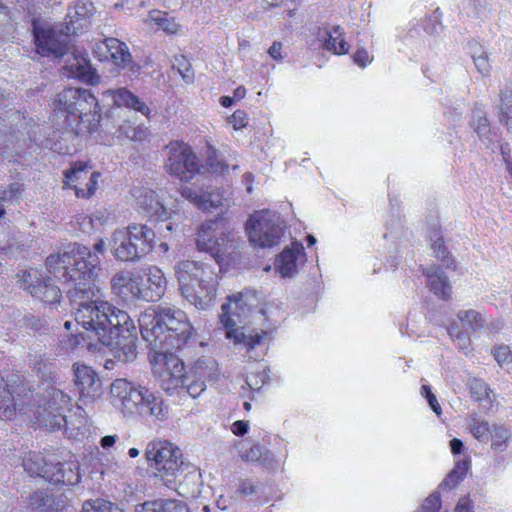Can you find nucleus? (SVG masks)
<instances>
[{
    "label": "nucleus",
    "mask_w": 512,
    "mask_h": 512,
    "mask_svg": "<svg viewBox=\"0 0 512 512\" xmlns=\"http://www.w3.org/2000/svg\"><path fill=\"white\" fill-rule=\"evenodd\" d=\"M441 508V499L438 493H432L429 495L419 512H438Z\"/></svg>",
    "instance_id": "obj_50"
},
{
    "label": "nucleus",
    "mask_w": 512,
    "mask_h": 512,
    "mask_svg": "<svg viewBox=\"0 0 512 512\" xmlns=\"http://www.w3.org/2000/svg\"><path fill=\"white\" fill-rule=\"evenodd\" d=\"M17 411L23 412V406L17 403L8 385H0V419L12 420Z\"/></svg>",
    "instance_id": "obj_30"
},
{
    "label": "nucleus",
    "mask_w": 512,
    "mask_h": 512,
    "mask_svg": "<svg viewBox=\"0 0 512 512\" xmlns=\"http://www.w3.org/2000/svg\"><path fill=\"white\" fill-rule=\"evenodd\" d=\"M94 14L95 7L92 2L88 0L74 1L66 14L67 34H78L86 29L90 25Z\"/></svg>",
    "instance_id": "obj_17"
},
{
    "label": "nucleus",
    "mask_w": 512,
    "mask_h": 512,
    "mask_svg": "<svg viewBox=\"0 0 512 512\" xmlns=\"http://www.w3.org/2000/svg\"><path fill=\"white\" fill-rule=\"evenodd\" d=\"M217 233L221 232V219L205 221L198 229L196 246L199 251L209 253L211 256L216 250Z\"/></svg>",
    "instance_id": "obj_23"
},
{
    "label": "nucleus",
    "mask_w": 512,
    "mask_h": 512,
    "mask_svg": "<svg viewBox=\"0 0 512 512\" xmlns=\"http://www.w3.org/2000/svg\"><path fill=\"white\" fill-rule=\"evenodd\" d=\"M111 397L113 405L125 417H143L164 422L169 418L170 407L164 398L147 387L126 379L112 382Z\"/></svg>",
    "instance_id": "obj_5"
},
{
    "label": "nucleus",
    "mask_w": 512,
    "mask_h": 512,
    "mask_svg": "<svg viewBox=\"0 0 512 512\" xmlns=\"http://www.w3.org/2000/svg\"><path fill=\"white\" fill-rule=\"evenodd\" d=\"M150 18L160 29L169 34H174L178 31L179 25L165 12L153 11L150 14Z\"/></svg>",
    "instance_id": "obj_37"
},
{
    "label": "nucleus",
    "mask_w": 512,
    "mask_h": 512,
    "mask_svg": "<svg viewBox=\"0 0 512 512\" xmlns=\"http://www.w3.org/2000/svg\"><path fill=\"white\" fill-rule=\"evenodd\" d=\"M500 103H499V121L503 122L504 117L512 115V92L510 90L501 91L500 95Z\"/></svg>",
    "instance_id": "obj_42"
},
{
    "label": "nucleus",
    "mask_w": 512,
    "mask_h": 512,
    "mask_svg": "<svg viewBox=\"0 0 512 512\" xmlns=\"http://www.w3.org/2000/svg\"><path fill=\"white\" fill-rule=\"evenodd\" d=\"M95 96L87 89L69 87L57 94L54 111L65 117L68 127H73L83 115L96 113Z\"/></svg>",
    "instance_id": "obj_8"
},
{
    "label": "nucleus",
    "mask_w": 512,
    "mask_h": 512,
    "mask_svg": "<svg viewBox=\"0 0 512 512\" xmlns=\"http://www.w3.org/2000/svg\"><path fill=\"white\" fill-rule=\"evenodd\" d=\"M175 64L173 65L174 68H177V71L182 76L183 80L187 83L192 82L194 74L191 68L190 63L185 59L184 56H181L180 58H175Z\"/></svg>",
    "instance_id": "obj_46"
},
{
    "label": "nucleus",
    "mask_w": 512,
    "mask_h": 512,
    "mask_svg": "<svg viewBox=\"0 0 512 512\" xmlns=\"http://www.w3.org/2000/svg\"><path fill=\"white\" fill-rule=\"evenodd\" d=\"M154 231L144 224L132 223L115 230L110 239L113 256L122 262H137L152 249Z\"/></svg>",
    "instance_id": "obj_7"
},
{
    "label": "nucleus",
    "mask_w": 512,
    "mask_h": 512,
    "mask_svg": "<svg viewBox=\"0 0 512 512\" xmlns=\"http://www.w3.org/2000/svg\"><path fill=\"white\" fill-rule=\"evenodd\" d=\"M135 299L146 302L159 301L167 290V279L157 266H149L136 277Z\"/></svg>",
    "instance_id": "obj_13"
},
{
    "label": "nucleus",
    "mask_w": 512,
    "mask_h": 512,
    "mask_svg": "<svg viewBox=\"0 0 512 512\" xmlns=\"http://www.w3.org/2000/svg\"><path fill=\"white\" fill-rule=\"evenodd\" d=\"M49 465L50 464L44 463V459L39 455H29L23 460L24 470L31 476H41L46 479Z\"/></svg>",
    "instance_id": "obj_35"
},
{
    "label": "nucleus",
    "mask_w": 512,
    "mask_h": 512,
    "mask_svg": "<svg viewBox=\"0 0 512 512\" xmlns=\"http://www.w3.org/2000/svg\"><path fill=\"white\" fill-rule=\"evenodd\" d=\"M237 492H239L241 495L248 496L256 493L257 487L248 480H241L238 485Z\"/></svg>",
    "instance_id": "obj_58"
},
{
    "label": "nucleus",
    "mask_w": 512,
    "mask_h": 512,
    "mask_svg": "<svg viewBox=\"0 0 512 512\" xmlns=\"http://www.w3.org/2000/svg\"><path fill=\"white\" fill-rule=\"evenodd\" d=\"M145 458L163 485L181 496L190 494L188 485L191 481L195 482L199 474L193 466L184 463L177 446L166 440L151 441L145 449Z\"/></svg>",
    "instance_id": "obj_3"
},
{
    "label": "nucleus",
    "mask_w": 512,
    "mask_h": 512,
    "mask_svg": "<svg viewBox=\"0 0 512 512\" xmlns=\"http://www.w3.org/2000/svg\"><path fill=\"white\" fill-rule=\"evenodd\" d=\"M431 240L433 241L431 248L433 249L435 256L443 262L446 268L455 269L456 266L454 264V260L449 255L442 237L437 232H434V236H431Z\"/></svg>",
    "instance_id": "obj_36"
},
{
    "label": "nucleus",
    "mask_w": 512,
    "mask_h": 512,
    "mask_svg": "<svg viewBox=\"0 0 512 512\" xmlns=\"http://www.w3.org/2000/svg\"><path fill=\"white\" fill-rule=\"evenodd\" d=\"M46 267L55 278L67 284L66 294L76 323L85 331L82 337L93 338L108 346L116 359L132 362L137 356V331L129 314L103 300V292L95 283L99 259L87 248L73 245L64 254H52Z\"/></svg>",
    "instance_id": "obj_1"
},
{
    "label": "nucleus",
    "mask_w": 512,
    "mask_h": 512,
    "mask_svg": "<svg viewBox=\"0 0 512 512\" xmlns=\"http://www.w3.org/2000/svg\"><path fill=\"white\" fill-rule=\"evenodd\" d=\"M136 277L130 271H119L115 273L111 280V290L116 295H123L129 293L131 297L135 299V286H136Z\"/></svg>",
    "instance_id": "obj_27"
},
{
    "label": "nucleus",
    "mask_w": 512,
    "mask_h": 512,
    "mask_svg": "<svg viewBox=\"0 0 512 512\" xmlns=\"http://www.w3.org/2000/svg\"><path fill=\"white\" fill-rule=\"evenodd\" d=\"M30 503L33 508L39 509L41 512H58L63 507V501L54 498L47 491H36L31 495Z\"/></svg>",
    "instance_id": "obj_31"
},
{
    "label": "nucleus",
    "mask_w": 512,
    "mask_h": 512,
    "mask_svg": "<svg viewBox=\"0 0 512 512\" xmlns=\"http://www.w3.org/2000/svg\"><path fill=\"white\" fill-rule=\"evenodd\" d=\"M228 302L222 305L220 321L226 328V338L232 340L235 346L252 351L261 345L267 338L266 331H255L246 325V320L254 314L258 306L256 292L245 289L239 293L227 297Z\"/></svg>",
    "instance_id": "obj_4"
},
{
    "label": "nucleus",
    "mask_w": 512,
    "mask_h": 512,
    "mask_svg": "<svg viewBox=\"0 0 512 512\" xmlns=\"http://www.w3.org/2000/svg\"><path fill=\"white\" fill-rule=\"evenodd\" d=\"M104 44L115 65L127 69L133 75L139 74L141 66L132 60V55L126 43L110 37L105 39Z\"/></svg>",
    "instance_id": "obj_20"
},
{
    "label": "nucleus",
    "mask_w": 512,
    "mask_h": 512,
    "mask_svg": "<svg viewBox=\"0 0 512 512\" xmlns=\"http://www.w3.org/2000/svg\"><path fill=\"white\" fill-rule=\"evenodd\" d=\"M229 122L232 124L234 129H242L246 127L248 123L247 114L243 110H236L229 118Z\"/></svg>",
    "instance_id": "obj_52"
},
{
    "label": "nucleus",
    "mask_w": 512,
    "mask_h": 512,
    "mask_svg": "<svg viewBox=\"0 0 512 512\" xmlns=\"http://www.w3.org/2000/svg\"><path fill=\"white\" fill-rule=\"evenodd\" d=\"M455 512H474V505L469 496H463L458 500Z\"/></svg>",
    "instance_id": "obj_57"
},
{
    "label": "nucleus",
    "mask_w": 512,
    "mask_h": 512,
    "mask_svg": "<svg viewBox=\"0 0 512 512\" xmlns=\"http://www.w3.org/2000/svg\"><path fill=\"white\" fill-rule=\"evenodd\" d=\"M23 190V184L19 182L11 183L7 188L0 189V202H9L18 198Z\"/></svg>",
    "instance_id": "obj_44"
},
{
    "label": "nucleus",
    "mask_w": 512,
    "mask_h": 512,
    "mask_svg": "<svg viewBox=\"0 0 512 512\" xmlns=\"http://www.w3.org/2000/svg\"><path fill=\"white\" fill-rule=\"evenodd\" d=\"M74 416L76 417L75 420L72 419V416H69L70 419H68V427L70 426L71 429L80 430L81 428H83L87 425L88 415H87L86 411L80 405H78L76 407Z\"/></svg>",
    "instance_id": "obj_49"
},
{
    "label": "nucleus",
    "mask_w": 512,
    "mask_h": 512,
    "mask_svg": "<svg viewBox=\"0 0 512 512\" xmlns=\"http://www.w3.org/2000/svg\"><path fill=\"white\" fill-rule=\"evenodd\" d=\"M493 356L499 366L503 367L512 363V352L508 346L499 345L493 349Z\"/></svg>",
    "instance_id": "obj_48"
},
{
    "label": "nucleus",
    "mask_w": 512,
    "mask_h": 512,
    "mask_svg": "<svg viewBox=\"0 0 512 512\" xmlns=\"http://www.w3.org/2000/svg\"><path fill=\"white\" fill-rule=\"evenodd\" d=\"M451 339L454 342H456V344L458 345V347L461 350H464V351L469 350L470 345H471V339H470V336L468 335V333L466 331L458 333L456 336H454Z\"/></svg>",
    "instance_id": "obj_55"
},
{
    "label": "nucleus",
    "mask_w": 512,
    "mask_h": 512,
    "mask_svg": "<svg viewBox=\"0 0 512 512\" xmlns=\"http://www.w3.org/2000/svg\"><path fill=\"white\" fill-rule=\"evenodd\" d=\"M33 35L37 53L41 56L61 58L68 54L67 31L62 34L50 26L34 23Z\"/></svg>",
    "instance_id": "obj_14"
},
{
    "label": "nucleus",
    "mask_w": 512,
    "mask_h": 512,
    "mask_svg": "<svg viewBox=\"0 0 512 512\" xmlns=\"http://www.w3.org/2000/svg\"><path fill=\"white\" fill-rule=\"evenodd\" d=\"M206 389V384L201 379L192 380L184 384V389L192 398L199 397Z\"/></svg>",
    "instance_id": "obj_51"
},
{
    "label": "nucleus",
    "mask_w": 512,
    "mask_h": 512,
    "mask_svg": "<svg viewBox=\"0 0 512 512\" xmlns=\"http://www.w3.org/2000/svg\"><path fill=\"white\" fill-rule=\"evenodd\" d=\"M138 323L142 338L160 351L180 349L195 335L186 313L175 306L150 307L140 314Z\"/></svg>",
    "instance_id": "obj_2"
},
{
    "label": "nucleus",
    "mask_w": 512,
    "mask_h": 512,
    "mask_svg": "<svg viewBox=\"0 0 512 512\" xmlns=\"http://www.w3.org/2000/svg\"><path fill=\"white\" fill-rule=\"evenodd\" d=\"M258 461L261 462V464H263L264 466H267L269 468H273L275 466V460H274L273 454L266 449H264L262 451V457Z\"/></svg>",
    "instance_id": "obj_62"
},
{
    "label": "nucleus",
    "mask_w": 512,
    "mask_h": 512,
    "mask_svg": "<svg viewBox=\"0 0 512 512\" xmlns=\"http://www.w3.org/2000/svg\"><path fill=\"white\" fill-rule=\"evenodd\" d=\"M492 424L486 420L473 418L470 423V431L472 435L480 442L487 443L490 439V431Z\"/></svg>",
    "instance_id": "obj_38"
},
{
    "label": "nucleus",
    "mask_w": 512,
    "mask_h": 512,
    "mask_svg": "<svg viewBox=\"0 0 512 512\" xmlns=\"http://www.w3.org/2000/svg\"><path fill=\"white\" fill-rule=\"evenodd\" d=\"M141 512H188L187 505L176 499H157L141 505Z\"/></svg>",
    "instance_id": "obj_32"
},
{
    "label": "nucleus",
    "mask_w": 512,
    "mask_h": 512,
    "mask_svg": "<svg viewBox=\"0 0 512 512\" xmlns=\"http://www.w3.org/2000/svg\"><path fill=\"white\" fill-rule=\"evenodd\" d=\"M165 168L181 181L188 182L200 173V164L191 147L181 141L170 142L165 147Z\"/></svg>",
    "instance_id": "obj_10"
},
{
    "label": "nucleus",
    "mask_w": 512,
    "mask_h": 512,
    "mask_svg": "<svg viewBox=\"0 0 512 512\" xmlns=\"http://www.w3.org/2000/svg\"><path fill=\"white\" fill-rule=\"evenodd\" d=\"M204 211L220 207L223 204L224 196L219 189L207 187L203 189Z\"/></svg>",
    "instance_id": "obj_40"
},
{
    "label": "nucleus",
    "mask_w": 512,
    "mask_h": 512,
    "mask_svg": "<svg viewBox=\"0 0 512 512\" xmlns=\"http://www.w3.org/2000/svg\"><path fill=\"white\" fill-rule=\"evenodd\" d=\"M113 507L112 503L108 501L96 499L92 502H85L82 512H111Z\"/></svg>",
    "instance_id": "obj_47"
},
{
    "label": "nucleus",
    "mask_w": 512,
    "mask_h": 512,
    "mask_svg": "<svg viewBox=\"0 0 512 512\" xmlns=\"http://www.w3.org/2000/svg\"><path fill=\"white\" fill-rule=\"evenodd\" d=\"M249 241L261 248L279 244L284 233V222L271 210L254 212L246 223Z\"/></svg>",
    "instance_id": "obj_9"
},
{
    "label": "nucleus",
    "mask_w": 512,
    "mask_h": 512,
    "mask_svg": "<svg viewBox=\"0 0 512 512\" xmlns=\"http://www.w3.org/2000/svg\"><path fill=\"white\" fill-rule=\"evenodd\" d=\"M303 252L301 243H293L290 248L284 249L277 260V269L281 276L292 277L297 273V261Z\"/></svg>",
    "instance_id": "obj_26"
},
{
    "label": "nucleus",
    "mask_w": 512,
    "mask_h": 512,
    "mask_svg": "<svg viewBox=\"0 0 512 512\" xmlns=\"http://www.w3.org/2000/svg\"><path fill=\"white\" fill-rule=\"evenodd\" d=\"M511 437V431L509 427L503 424H492L490 431L491 448L496 451H504L506 443Z\"/></svg>",
    "instance_id": "obj_34"
},
{
    "label": "nucleus",
    "mask_w": 512,
    "mask_h": 512,
    "mask_svg": "<svg viewBox=\"0 0 512 512\" xmlns=\"http://www.w3.org/2000/svg\"><path fill=\"white\" fill-rule=\"evenodd\" d=\"M136 205L147 216L165 221L169 218V212L160 202L155 191L147 187H137L132 191Z\"/></svg>",
    "instance_id": "obj_18"
},
{
    "label": "nucleus",
    "mask_w": 512,
    "mask_h": 512,
    "mask_svg": "<svg viewBox=\"0 0 512 512\" xmlns=\"http://www.w3.org/2000/svg\"><path fill=\"white\" fill-rule=\"evenodd\" d=\"M472 127L486 148L494 151L495 144L498 142V135L491 129L486 115L480 109H476L473 112Z\"/></svg>",
    "instance_id": "obj_24"
},
{
    "label": "nucleus",
    "mask_w": 512,
    "mask_h": 512,
    "mask_svg": "<svg viewBox=\"0 0 512 512\" xmlns=\"http://www.w3.org/2000/svg\"><path fill=\"white\" fill-rule=\"evenodd\" d=\"M153 371L158 377L160 387L169 394L178 388L184 389V384L188 381L182 360L170 351L156 353Z\"/></svg>",
    "instance_id": "obj_11"
},
{
    "label": "nucleus",
    "mask_w": 512,
    "mask_h": 512,
    "mask_svg": "<svg viewBox=\"0 0 512 512\" xmlns=\"http://www.w3.org/2000/svg\"><path fill=\"white\" fill-rule=\"evenodd\" d=\"M64 69L68 77L76 78L81 82L95 85L100 81V77L92 67L90 60L83 54L73 52L66 60Z\"/></svg>",
    "instance_id": "obj_19"
},
{
    "label": "nucleus",
    "mask_w": 512,
    "mask_h": 512,
    "mask_svg": "<svg viewBox=\"0 0 512 512\" xmlns=\"http://www.w3.org/2000/svg\"><path fill=\"white\" fill-rule=\"evenodd\" d=\"M113 100L116 105L134 109L143 115L147 116L150 113L149 107L126 88L116 90L113 95Z\"/></svg>",
    "instance_id": "obj_28"
},
{
    "label": "nucleus",
    "mask_w": 512,
    "mask_h": 512,
    "mask_svg": "<svg viewBox=\"0 0 512 512\" xmlns=\"http://www.w3.org/2000/svg\"><path fill=\"white\" fill-rule=\"evenodd\" d=\"M470 391L476 401L490 399V393L492 392L487 384L479 379H473L470 382Z\"/></svg>",
    "instance_id": "obj_43"
},
{
    "label": "nucleus",
    "mask_w": 512,
    "mask_h": 512,
    "mask_svg": "<svg viewBox=\"0 0 512 512\" xmlns=\"http://www.w3.org/2000/svg\"><path fill=\"white\" fill-rule=\"evenodd\" d=\"M88 173L87 164L82 162L75 163L69 170H66L64 173L69 183L78 181L82 178H88L87 192L76 187V194L78 197H89L93 195L94 191L96 190L97 178L99 174L92 173L90 176H88Z\"/></svg>",
    "instance_id": "obj_25"
},
{
    "label": "nucleus",
    "mask_w": 512,
    "mask_h": 512,
    "mask_svg": "<svg viewBox=\"0 0 512 512\" xmlns=\"http://www.w3.org/2000/svg\"><path fill=\"white\" fill-rule=\"evenodd\" d=\"M457 319L461 322L463 327L474 332L481 330L486 325L485 315L474 309L459 310Z\"/></svg>",
    "instance_id": "obj_33"
},
{
    "label": "nucleus",
    "mask_w": 512,
    "mask_h": 512,
    "mask_svg": "<svg viewBox=\"0 0 512 512\" xmlns=\"http://www.w3.org/2000/svg\"><path fill=\"white\" fill-rule=\"evenodd\" d=\"M423 274L427 278V286L438 298L448 301L451 299L452 286L448 276L439 267L432 265L423 269Z\"/></svg>",
    "instance_id": "obj_21"
},
{
    "label": "nucleus",
    "mask_w": 512,
    "mask_h": 512,
    "mask_svg": "<svg viewBox=\"0 0 512 512\" xmlns=\"http://www.w3.org/2000/svg\"><path fill=\"white\" fill-rule=\"evenodd\" d=\"M207 162H208L209 168L214 173L224 174L228 170V165L226 163H224L223 161L218 160L216 158L209 157Z\"/></svg>",
    "instance_id": "obj_56"
},
{
    "label": "nucleus",
    "mask_w": 512,
    "mask_h": 512,
    "mask_svg": "<svg viewBox=\"0 0 512 512\" xmlns=\"http://www.w3.org/2000/svg\"><path fill=\"white\" fill-rule=\"evenodd\" d=\"M353 61L360 67H366L369 63H371L372 58L369 56L367 50L364 48H358L353 55Z\"/></svg>",
    "instance_id": "obj_54"
},
{
    "label": "nucleus",
    "mask_w": 512,
    "mask_h": 512,
    "mask_svg": "<svg viewBox=\"0 0 512 512\" xmlns=\"http://www.w3.org/2000/svg\"><path fill=\"white\" fill-rule=\"evenodd\" d=\"M79 464L65 462L50 464L48 466L47 480L53 484L76 485L80 482Z\"/></svg>",
    "instance_id": "obj_22"
},
{
    "label": "nucleus",
    "mask_w": 512,
    "mask_h": 512,
    "mask_svg": "<svg viewBox=\"0 0 512 512\" xmlns=\"http://www.w3.org/2000/svg\"><path fill=\"white\" fill-rule=\"evenodd\" d=\"M25 289L36 299L45 304L59 303L61 289L50 278L42 277L37 271L24 274Z\"/></svg>",
    "instance_id": "obj_16"
},
{
    "label": "nucleus",
    "mask_w": 512,
    "mask_h": 512,
    "mask_svg": "<svg viewBox=\"0 0 512 512\" xmlns=\"http://www.w3.org/2000/svg\"><path fill=\"white\" fill-rule=\"evenodd\" d=\"M12 136H4V137H1L0 136V160L2 158H7V157H10L12 156V152L10 151V146H9V143H10V140H11Z\"/></svg>",
    "instance_id": "obj_59"
},
{
    "label": "nucleus",
    "mask_w": 512,
    "mask_h": 512,
    "mask_svg": "<svg viewBox=\"0 0 512 512\" xmlns=\"http://www.w3.org/2000/svg\"><path fill=\"white\" fill-rule=\"evenodd\" d=\"M463 476H460L458 474H454V471L452 470L446 479L442 482V486H446L449 489H452L458 485V483L463 480Z\"/></svg>",
    "instance_id": "obj_61"
},
{
    "label": "nucleus",
    "mask_w": 512,
    "mask_h": 512,
    "mask_svg": "<svg viewBox=\"0 0 512 512\" xmlns=\"http://www.w3.org/2000/svg\"><path fill=\"white\" fill-rule=\"evenodd\" d=\"M282 43L274 42L268 50L269 55L275 60H282L281 55Z\"/></svg>",
    "instance_id": "obj_63"
},
{
    "label": "nucleus",
    "mask_w": 512,
    "mask_h": 512,
    "mask_svg": "<svg viewBox=\"0 0 512 512\" xmlns=\"http://www.w3.org/2000/svg\"><path fill=\"white\" fill-rule=\"evenodd\" d=\"M328 38L325 40L324 48L334 54L341 55L346 54L349 50V44L344 38H338L333 34H327Z\"/></svg>",
    "instance_id": "obj_41"
},
{
    "label": "nucleus",
    "mask_w": 512,
    "mask_h": 512,
    "mask_svg": "<svg viewBox=\"0 0 512 512\" xmlns=\"http://www.w3.org/2000/svg\"><path fill=\"white\" fill-rule=\"evenodd\" d=\"M181 196L195 205L197 208L204 210L205 202L203 196V188L196 190L193 187L183 186L180 189Z\"/></svg>",
    "instance_id": "obj_39"
},
{
    "label": "nucleus",
    "mask_w": 512,
    "mask_h": 512,
    "mask_svg": "<svg viewBox=\"0 0 512 512\" xmlns=\"http://www.w3.org/2000/svg\"><path fill=\"white\" fill-rule=\"evenodd\" d=\"M221 234L217 233V243L215 248L217 251H213L212 257L220 264L223 257L230 254L233 249L236 248V241L234 235L227 231L225 228L224 220L221 219Z\"/></svg>",
    "instance_id": "obj_29"
},
{
    "label": "nucleus",
    "mask_w": 512,
    "mask_h": 512,
    "mask_svg": "<svg viewBox=\"0 0 512 512\" xmlns=\"http://www.w3.org/2000/svg\"><path fill=\"white\" fill-rule=\"evenodd\" d=\"M472 58L477 71L484 77L489 76L491 71V65L489 62L487 52L481 51L479 55L474 54Z\"/></svg>",
    "instance_id": "obj_45"
},
{
    "label": "nucleus",
    "mask_w": 512,
    "mask_h": 512,
    "mask_svg": "<svg viewBox=\"0 0 512 512\" xmlns=\"http://www.w3.org/2000/svg\"><path fill=\"white\" fill-rule=\"evenodd\" d=\"M71 404V398L59 389L49 392L43 414L39 413L37 421L51 430L68 429V416L65 411Z\"/></svg>",
    "instance_id": "obj_12"
},
{
    "label": "nucleus",
    "mask_w": 512,
    "mask_h": 512,
    "mask_svg": "<svg viewBox=\"0 0 512 512\" xmlns=\"http://www.w3.org/2000/svg\"><path fill=\"white\" fill-rule=\"evenodd\" d=\"M75 385L79 390V401L83 404L94 402L102 395V382L95 370L85 364L73 365Z\"/></svg>",
    "instance_id": "obj_15"
},
{
    "label": "nucleus",
    "mask_w": 512,
    "mask_h": 512,
    "mask_svg": "<svg viewBox=\"0 0 512 512\" xmlns=\"http://www.w3.org/2000/svg\"><path fill=\"white\" fill-rule=\"evenodd\" d=\"M263 450L264 448L261 447L260 445H253L250 449L241 452V458L245 461L250 462L258 461L262 457Z\"/></svg>",
    "instance_id": "obj_53"
},
{
    "label": "nucleus",
    "mask_w": 512,
    "mask_h": 512,
    "mask_svg": "<svg viewBox=\"0 0 512 512\" xmlns=\"http://www.w3.org/2000/svg\"><path fill=\"white\" fill-rule=\"evenodd\" d=\"M248 428H249V423L248 421H244V420H237L235 421L232 426H231V431L233 434H235L236 436H243L244 434L247 433L248 431Z\"/></svg>",
    "instance_id": "obj_60"
},
{
    "label": "nucleus",
    "mask_w": 512,
    "mask_h": 512,
    "mask_svg": "<svg viewBox=\"0 0 512 512\" xmlns=\"http://www.w3.org/2000/svg\"><path fill=\"white\" fill-rule=\"evenodd\" d=\"M468 469H469V461L462 460V461H458L455 464V467L453 468V471H454V474H458L460 476L465 477Z\"/></svg>",
    "instance_id": "obj_64"
},
{
    "label": "nucleus",
    "mask_w": 512,
    "mask_h": 512,
    "mask_svg": "<svg viewBox=\"0 0 512 512\" xmlns=\"http://www.w3.org/2000/svg\"><path fill=\"white\" fill-rule=\"evenodd\" d=\"M182 296L199 310L208 309L216 298L218 276L211 266L184 260L174 266Z\"/></svg>",
    "instance_id": "obj_6"
}]
</instances>
